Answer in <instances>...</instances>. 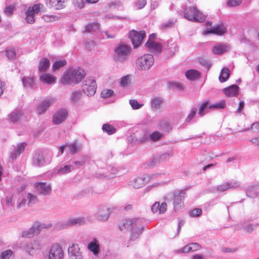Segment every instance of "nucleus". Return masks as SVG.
Instances as JSON below:
<instances>
[{"mask_svg": "<svg viewBox=\"0 0 259 259\" xmlns=\"http://www.w3.org/2000/svg\"><path fill=\"white\" fill-rule=\"evenodd\" d=\"M130 52L131 47L129 46L119 44L114 49L113 59L116 61L124 62L127 60Z\"/></svg>", "mask_w": 259, "mask_h": 259, "instance_id": "nucleus-1", "label": "nucleus"}, {"mask_svg": "<svg viewBox=\"0 0 259 259\" xmlns=\"http://www.w3.org/2000/svg\"><path fill=\"white\" fill-rule=\"evenodd\" d=\"M43 247L44 245L41 241L35 239L25 244L22 246V249L29 255L35 256L40 252Z\"/></svg>", "mask_w": 259, "mask_h": 259, "instance_id": "nucleus-2", "label": "nucleus"}, {"mask_svg": "<svg viewBox=\"0 0 259 259\" xmlns=\"http://www.w3.org/2000/svg\"><path fill=\"white\" fill-rule=\"evenodd\" d=\"M153 56L150 54H145L137 59L136 65L139 70H147L153 65Z\"/></svg>", "mask_w": 259, "mask_h": 259, "instance_id": "nucleus-3", "label": "nucleus"}, {"mask_svg": "<svg viewBox=\"0 0 259 259\" xmlns=\"http://www.w3.org/2000/svg\"><path fill=\"white\" fill-rule=\"evenodd\" d=\"M82 92L88 96H93L97 89L96 80L93 77H87L82 82Z\"/></svg>", "mask_w": 259, "mask_h": 259, "instance_id": "nucleus-4", "label": "nucleus"}, {"mask_svg": "<svg viewBox=\"0 0 259 259\" xmlns=\"http://www.w3.org/2000/svg\"><path fill=\"white\" fill-rule=\"evenodd\" d=\"M64 256V251L60 244H53L49 248L48 259H63Z\"/></svg>", "mask_w": 259, "mask_h": 259, "instance_id": "nucleus-5", "label": "nucleus"}, {"mask_svg": "<svg viewBox=\"0 0 259 259\" xmlns=\"http://www.w3.org/2000/svg\"><path fill=\"white\" fill-rule=\"evenodd\" d=\"M145 35L146 33L144 31L138 32L133 30L129 32L128 36L135 48L138 47L141 45Z\"/></svg>", "mask_w": 259, "mask_h": 259, "instance_id": "nucleus-6", "label": "nucleus"}, {"mask_svg": "<svg viewBox=\"0 0 259 259\" xmlns=\"http://www.w3.org/2000/svg\"><path fill=\"white\" fill-rule=\"evenodd\" d=\"M185 191L181 190L174 193L173 205L175 211L182 208L184 205L183 200L185 198Z\"/></svg>", "mask_w": 259, "mask_h": 259, "instance_id": "nucleus-7", "label": "nucleus"}, {"mask_svg": "<svg viewBox=\"0 0 259 259\" xmlns=\"http://www.w3.org/2000/svg\"><path fill=\"white\" fill-rule=\"evenodd\" d=\"M155 38L156 34H150L146 44V46L152 52L158 54L162 52V47L160 44L154 41Z\"/></svg>", "mask_w": 259, "mask_h": 259, "instance_id": "nucleus-8", "label": "nucleus"}, {"mask_svg": "<svg viewBox=\"0 0 259 259\" xmlns=\"http://www.w3.org/2000/svg\"><path fill=\"white\" fill-rule=\"evenodd\" d=\"M142 221V220L140 219L125 220L119 225V228L121 231L131 230L136 227Z\"/></svg>", "mask_w": 259, "mask_h": 259, "instance_id": "nucleus-9", "label": "nucleus"}, {"mask_svg": "<svg viewBox=\"0 0 259 259\" xmlns=\"http://www.w3.org/2000/svg\"><path fill=\"white\" fill-rule=\"evenodd\" d=\"M68 255L70 259H82V252L77 244H72L68 249Z\"/></svg>", "mask_w": 259, "mask_h": 259, "instance_id": "nucleus-10", "label": "nucleus"}, {"mask_svg": "<svg viewBox=\"0 0 259 259\" xmlns=\"http://www.w3.org/2000/svg\"><path fill=\"white\" fill-rule=\"evenodd\" d=\"M68 112L65 109H60L53 115L52 121L53 124L58 125L63 122L66 119Z\"/></svg>", "mask_w": 259, "mask_h": 259, "instance_id": "nucleus-11", "label": "nucleus"}, {"mask_svg": "<svg viewBox=\"0 0 259 259\" xmlns=\"http://www.w3.org/2000/svg\"><path fill=\"white\" fill-rule=\"evenodd\" d=\"M85 219L83 218H71L62 223L60 226V228L64 229L72 226L82 225L85 223Z\"/></svg>", "mask_w": 259, "mask_h": 259, "instance_id": "nucleus-12", "label": "nucleus"}, {"mask_svg": "<svg viewBox=\"0 0 259 259\" xmlns=\"http://www.w3.org/2000/svg\"><path fill=\"white\" fill-rule=\"evenodd\" d=\"M150 180V178L148 176L138 177L131 181L130 185L134 188L139 189L145 186Z\"/></svg>", "mask_w": 259, "mask_h": 259, "instance_id": "nucleus-13", "label": "nucleus"}, {"mask_svg": "<svg viewBox=\"0 0 259 259\" xmlns=\"http://www.w3.org/2000/svg\"><path fill=\"white\" fill-rule=\"evenodd\" d=\"M35 188L40 194L49 195L52 192L51 186L49 184L43 182H38L35 184Z\"/></svg>", "mask_w": 259, "mask_h": 259, "instance_id": "nucleus-14", "label": "nucleus"}, {"mask_svg": "<svg viewBox=\"0 0 259 259\" xmlns=\"http://www.w3.org/2000/svg\"><path fill=\"white\" fill-rule=\"evenodd\" d=\"M45 12L44 6L41 4H37L28 9L26 12V16H33L34 15L40 14L41 13Z\"/></svg>", "mask_w": 259, "mask_h": 259, "instance_id": "nucleus-15", "label": "nucleus"}, {"mask_svg": "<svg viewBox=\"0 0 259 259\" xmlns=\"http://www.w3.org/2000/svg\"><path fill=\"white\" fill-rule=\"evenodd\" d=\"M111 209L106 206H100L96 213L98 219L101 221H106L109 217Z\"/></svg>", "mask_w": 259, "mask_h": 259, "instance_id": "nucleus-16", "label": "nucleus"}, {"mask_svg": "<svg viewBox=\"0 0 259 259\" xmlns=\"http://www.w3.org/2000/svg\"><path fill=\"white\" fill-rule=\"evenodd\" d=\"M258 224H254L243 222L235 226V230H242L245 232L246 233L251 234L253 232Z\"/></svg>", "mask_w": 259, "mask_h": 259, "instance_id": "nucleus-17", "label": "nucleus"}, {"mask_svg": "<svg viewBox=\"0 0 259 259\" xmlns=\"http://www.w3.org/2000/svg\"><path fill=\"white\" fill-rule=\"evenodd\" d=\"M87 248L95 256H98L101 250L99 240L93 238L88 244Z\"/></svg>", "mask_w": 259, "mask_h": 259, "instance_id": "nucleus-18", "label": "nucleus"}, {"mask_svg": "<svg viewBox=\"0 0 259 259\" xmlns=\"http://www.w3.org/2000/svg\"><path fill=\"white\" fill-rule=\"evenodd\" d=\"M55 101V100L53 98H48L45 99L42 103L37 106L36 112L38 114H43Z\"/></svg>", "mask_w": 259, "mask_h": 259, "instance_id": "nucleus-19", "label": "nucleus"}, {"mask_svg": "<svg viewBox=\"0 0 259 259\" xmlns=\"http://www.w3.org/2000/svg\"><path fill=\"white\" fill-rule=\"evenodd\" d=\"M183 9L184 16H199L203 15L202 12L195 6H190Z\"/></svg>", "mask_w": 259, "mask_h": 259, "instance_id": "nucleus-20", "label": "nucleus"}, {"mask_svg": "<svg viewBox=\"0 0 259 259\" xmlns=\"http://www.w3.org/2000/svg\"><path fill=\"white\" fill-rule=\"evenodd\" d=\"M173 155L174 153L172 150H169L166 152L162 153L158 157L154 158L151 162L150 165L153 166L155 165L157 162L163 161L167 159H169L170 157L173 156Z\"/></svg>", "mask_w": 259, "mask_h": 259, "instance_id": "nucleus-21", "label": "nucleus"}, {"mask_svg": "<svg viewBox=\"0 0 259 259\" xmlns=\"http://www.w3.org/2000/svg\"><path fill=\"white\" fill-rule=\"evenodd\" d=\"M240 185V183L238 181H232L229 182L224 183L218 186L217 188V190L220 192H224L231 188H237Z\"/></svg>", "mask_w": 259, "mask_h": 259, "instance_id": "nucleus-22", "label": "nucleus"}, {"mask_svg": "<svg viewBox=\"0 0 259 259\" xmlns=\"http://www.w3.org/2000/svg\"><path fill=\"white\" fill-rule=\"evenodd\" d=\"M227 29L223 25H217L209 29H206L204 31V34H214L219 35H222L226 32Z\"/></svg>", "mask_w": 259, "mask_h": 259, "instance_id": "nucleus-23", "label": "nucleus"}, {"mask_svg": "<svg viewBox=\"0 0 259 259\" xmlns=\"http://www.w3.org/2000/svg\"><path fill=\"white\" fill-rule=\"evenodd\" d=\"M52 226L51 224H45L40 222H35L30 228L33 235L34 236L38 235L41 230L45 228H49Z\"/></svg>", "mask_w": 259, "mask_h": 259, "instance_id": "nucleus-24", "label": "nucleus"}, {"mask_svg": "<svg viewBox=\"0 0 259 259\" xmlns=\"http://www.w3.org/2000/svg\"><path fill=\"white\" fill-rule=\"evenodd\" d=\"M46 4L56 10H61L65 7V0H45Z\"/></svg>", "mask_w": 259, "mask_h": 259, "instance_id": "nucleus-25", "label": "nucleus"}, {"mask_svg": "<svg viewBox=\"0 0 259 259\" xmlns=\"http://www.w3.org/2000/svg\"><path fill=\"white\" fill-rule=\"evenodd\" d=\"M71 72L74 78V83L76 84L81 81L82 78L85 76L84 70L80 68L71 69Z\"/></svg>", "mask_w": 259, "mask_h": 259, "instance_id": "nucleus-26", "label": "nucleus"}, {"mask_svg": "<svg viewBox=\"0 0 259 259\" xmlns=\"http://www.w3.org/2000/svg\"><path fill=\"white\" fill-rule=\"evenodd\" d=\"M163 136V135L162 133L158 131H155L150 134L149 136L145 135L141 138L140 141L142 143L145 142L148 140H150L153 142H155L161 139Z\"/></svg>", "mask_w": 259, "mask_h": 259, "instance_id": "nucleus-27", "label": "nucleus"}, {"mask_svg": "<svg viewBox=\"0 0 259 259\" xmlns=\"http://www.w3.org/2000/svg\"><path fill=\"white\" fill-rule=\"evenodd\" d=\"M25 146V143H22L18 144L14 150L11 152L10 158L12 159L13 160L15 159L17 156H19L21 153L24 151Z\"/></svg>", "mask_w": 259, "mask_h": 259, "instance_id": "nucleus-28", "label": "nucleus"}, {"mask_svg": "<svg viewBox=\"0 0 259 259\" xmlns=\"http://www.w3.org/2000/svg\"><path fill=\"white\" fill-rule=\"evenodd\" d=\"M239 87L235 84L232 85L228 88L223 89L224 94L228 97H235L238 94Z\"/></svg>", "mask_w": 259, "mask_h": 259, "instance_id": "nucleus-29", "label": "nucleus"}, {"mask_svg": "<svg viewBox=\"0 0 259 259\" xmlns=\"http://www.w3.org/2000/svg\"><path fill=\"white\" fill-rule=\"evenodd\" d=\"M45 163L42 154L39 152H35L32 158V164L35 166H40Z\"/></svg>", "mask_w": 259, "mask_h": 259, "instance_id": "nucleus-30", "label": "nucleus"}, {"mask_svg": "<svg viewBox=\"0 0 259 259\" xmlns=\"http://www.w3.org/2000/svg\"><path fill=\"white\" fill-rule=\"evenodd\" d=\"M66 146L72 155L77 153L82 148V145L76 141L68 144H66Z\"/></svg>", "mask_w": 259, "mask_h": 259, "instance_id": "nucleus-31", "label": "nucleus"}, {"mask_svg": "<svg viewBox=\"0 0 259 259\" xmlns=\"http://www.w3.org/2000/svg\"><path fill=\"white\" fill-rule=\"evenodd\" d=\"M227 45L219 44L212 48V52L215 55H221L229 50Z\"/></svg>", "mask_w": 259, "mask_h": 259, "instance_id": "nucleus-32", "label": "nucleus"}, {"mask_svg": "<svg viewBox=\"0 0 259 259\" xmlns=\"http://www.w3.org/2000/svg\"><path fill=\"white\" fill-rule=\"evenodd\" d=\"M74 78L71 70L66 71L61 77L60 81L63 84H68L71 83H74Z\"/></svg>", "mask_w": 259, "mask_h": 259, "instance_id": "nucleus-33", "label": "nucleus"}, {"mask_svg": "<svg viewBox=\"0 0 259 259\" xmlns=\"http://www.w3.org/2000/svg\"><path fill=\"white\" fill-rule=\"evenodd\" d=\"M40 81L45 83L50 84L56 82V78L53 75L50 73H43L39 77Z\"/></svg>", "mask_w": 259, "mask_h": 259, "instance_id": "nucleus-34", "label": "nucleus"}, {"mask_svg": "<svg viewBox=\"0 0 259 259\" xmlns=\"http://www.w3.org/2000/svg\"><path fill=\"white\" fill-rule=\"evenodd\" d=\"M132 230V233L131 234V239L135 240L137 239L139 235L142 233L143 230V227L142 226L141 223H139L136 227L133 228Z\"/></svg>", "mask_w": 259, "mask_h": 259, "instance_id": "nucleus-35", "label": "nucleus"}, {"mask_svg": "<svg viewBox=\"0 0 259 259\" xmlns=\"http://www.w3.org/2000/svg\"><path fill=\"white\" fill-rule=\"evenodd\" d=\"M208 105V102L207 101H204L198 105V114L200 116L202 117L206 113L207 110L209 109Z\"/></svg>", "mask_w": 259, "mask_h": 259, "instance_id": "nucleus-36", "label": "nucleus"}, {"mask_svg": "<svg viewBox=\"0 0 259 259\" xmlns=\"http://www.w3.org/2000/svg\"><path fill=\"white\" fill-rule=\"evenodd\" d=\"M75 169V167L71 164L62 165L58 169L57 173L61 175H66Z\"/></svg>", "mask_w": 259, "mask_h": 259, "instance_id": "nucleus-37", "label": "nucleus"}, {"mask_svg": "<svg viewBox=\"0 0 259 259\" xmlns=\"http://www.w3.org/2000/svg\"><path fill=\"white\" fill-rule=\"evenodd\" d=\"M82 93L80 90H76L72 91L70 96L71 102L73 103H77L82 98Z\"/></svg>", "mask_w": 259, "mask_h": 259, "instance_id": "nucleus-38", "label": "nucleus"}, {"mask_svg": "<svg viewBox=\"0 0 259 259\" xmlns=\"http://www.w3.org/2000/svg\"><path fill=\"white\" fill-rule=\"evenodd\" d=\"M246 195L250 198L259 197V191L257 186H250L246 191Z\"/></svg>", "mask_w": 259, "mask_h": 259, "instance_id": "nucleus-39", "label": "nucleus"}, {"mask_svg": "<svg viewBox=\"0 0 259 259\" xmlns=\"http://www.w3.org/2000/svg\"><path fill=\"white\" fill-rule=\"evenodd\" d=\"M22 81L25 88H33L35 85V81L33 76L24 77L22 78Z\"/></svg>", "mask_w": 259, "mask_h": 259, "instance_id": "nucleus-40", "label": "nucleus"}, {"mask_svg": "<svg viewBox=\"0 0 259 259\" xmlns=\"http://www.w3.org/2000/svg\"><path fill=\"white\" fill-rule=\"evenodd\" d=\"M50 65V61L47 58L41 59L38 65V70L40 72H45L47 70Z\"/></svg>", "mask_w": 259, "mask_h": 259, "instance_id": "nucleus-41", "label": "nucleus"}, {"mask_svg": "<svg viewBox=\"0 0 259 259\" xmlns=\"http://www.w3.org/2000/svg\"><path fill=\"white\" fill-rule=\"evenodd\" d=\"M22 115L21 111L19 110H15L11 112L8 115L9 120L15 122L17 121L20 118Z\"/></svg>", "mask_w": 259, "mask_h": 259, "instance_id": "nucleus-42", "label": "nucleus"}, {"mask_svg": "<svg viewBox=\"0 0 259 259\" xmlns=\"http://www.w3.org/2000/svg\"><path fill=\"white\" fill-rule=\"evenodd\" d=\"M151 107L153 110L157 111L163 103L162 99L158 97L154 98L151 100Z\"/></svg>", "mask_w": 259, "mask_h": 259, "instance_id": "nucleus-43", "label": "nucleus"}, {"mask_svg": "<svg viewBox=\"0 0 259 259\" xmlns=\"http://www.w3.org/2000/svg\"><path fill=\"white\" fill-rule=\"evenodd\" d=\"M186 77L191 80L198 79L200 77V73L196 70H189L186 72Z\"/></svg>", "mask_w": 259, "mask_h": 259, "instance_id": "nucleus-44", "label": "nucleus"}, {"mask_svg": "<svg viewBox=\"0 0 259 259\" xmlns=\"http://www.w3.org/2000/svg\"><path fill=\"white\" fill-rule=\"evenodd\" d=\"M230 76V70L227 67L223 68L219 76V80L221 82L226 81Z\"/></svg>", "mask_w": 259, "mask_h": 259, "instance_id": "nucleus-45", "label": "nucleus"}, {"mask_svg": "<svg viewBox=\"0 0 259 259\" xmlns=\"http://www.w3.org/2000/svg\"><path fill=\"white\" fill-rule=\"evenodd\" d=\"M100 24L98 23L94 22L89 24L85 26V32H92L96 31L99 29Z\"/></svg>", "mask_w": 259, "mask_h": 259, "instance_id": "nucleus-46", "label": "nucleus"}, {"mask_svg": "<svg viewBox=\"0 0 259 259\" xmlns=\"http://www.w3.org/2000/svg\"><path fill=\"white\" fill-rule=\"evenodd\" d=\"M226 107V102L224 100H221L209 106V108L216 109H222Z\"/></svg>", "mask_w": 259, "mask_h": 259, "instance_id": "nucleus-47", "label": "nucleus"}, {"mask_svg": "<svg viewBox=\"0 0 259 259\" xmlns=\"http://www.w3.org/2000/svg\"><path fill=\"white\" fill-rule=\"evenodd\" d=\"M102 130L108 135H112L116 132V128L109 124H104L102 126Z\"/></svg>", "mask_w": 259, "mask_h": 259, "instance_id": "nucleus-48", "label": "nucleus"}, {"mask_svg": "<svg viewBox=\"0 0 259 259\" xmlns=\"http://www.w3.org/2000/svg\"><path fill=\"white\" fill-rule=\"evenodd\" d=\"M27 199L28 200V205L31 206L38 202L37 197L30 193H28L27 195Z\"/></svg>", "mask_w": 259, "mask_h": 259, "instance_id": "nucleus-49", "label": "nucleus"}, {"mask_svg": "<svg viewBox=\"0 0 259 259\" xmlns=\"http://www.w3.org/2000/svg\"><path fill=\"white\" fill-rule=\"evenodd\" d=\"M176 22V20H169L168 21L162 23L160 25V28L161 29H166L175 26Z\"/></svg>", "mask_w": 259, "mask_h": 259, "instance_id": "nucleus-50", "label": "nucleus"}, {"mask_svg": "<svg viewBox=\"0 0 259 259\" xmlns=\"http://www.w3.org/2000/svg\"><path fill=\"white\" fill-rule=\"evenodd\" d=\"M86 3L83 0H72V4L75 9L81 10L85 6Z\"/></svg>", "mask_w": 259, "mask_h": 259, "instance_id": "nucleus-51", "label": "nucleus"}, {"mask_svg": "<svg viewBox=\"0 0 259 259\" xmlns=\"http://www.w3.org/2000/svg\"><path fill=\"white\" fill-rule=\"evenodd\" d=\"M14 255V252L11 249H7L1 252V259H10Z\"/></svg>", "mask_w": 259, "mask_h": 259, "instance_id": "nucleus-52", "label": "nucleus"}, {"mask_svg": "<svg viewBox=\"0 0 259 259\" xmlns=\"http://www.w3.org/2000/svg\"><path fill=\"white\" fill-rule=\"evenodd\" d=\"M147 4L146 0H136L133 4L134 7L137 10L143 9Z\"/></svg>", "mask_w": 259, "mask_h": 259, "instance_id": "nucleus-53", "label": "nucleus"}, {"mask_svg": "<svg viewBox=\"0 0 259 259\" xmlns=\"http://www.w3.org/2000/svg\"><path fill=\"white\" fill-rule=\"evenodd\" d=\"M66 64L67 62L65 60L56 61L53 65V70L54 71H56V70L59 69V68L66 65Z\"/></svg>", "mask_w": 259, "mask_h": 259, "instance_id": "nucleus-54", "label": "nucleus"}, {"mask_svg": "<svg viewBox=\"0 0 259 259\" xmlns=\"http://www.w3.org/2000/svg\"><path fill=\"white\" fill-rule=\"evenodd\" d=\"M87 159V156H83L81 157V160L80 161L75 160L72 161V163L73 164V166L76 168H79L81 166H83L85 164L86 161Z\"/></svg>", "mask_w": 259, "mask_h": 259, "instance_id": "nucleus-55", "label": "nucleus"}, {"mask_svg": "<svg viewBox=\"0 0 259 259\" xmlns=\"http://www.w3.org/2000/svg\"><path fill=\"white\" fill-rule=\"evenodd\" d=\"M20 237L23 238H31L34 237L30 228L23 231L20 234Z\"/></svg>", "mask_w": 259, "mask_h": 259, "instance_id": "nucleus-56", "label": "nucleus"}, {"mask_svg": "<svg viewBox=\"0 0 259 259\" xmlns=\"http://www.w3.org/2000/svg\"><path fill=\"white\" fill-rule=\"evenodd\" d=\"M6 55L9 59L13 60L16 56V52L14 48L8 49L6 51Z\"/></svg>", "mask_w": 259, "mask_h": 259, "instance_id": "nucleus-57", "label": "nucleus"}, {"mask_svg": "<svg viewBox=\"0 0 259 259\" xmlns=\"http://www.w3.org/2000/svg\"><path fill=\"white\" fill-rule=\"evenodd\" d=\"M197 109L196 108H192L190 111V113L185 119L186 122H190L196 115Z\"/></svg>", "mask_w": 259, "mask_h": 259, "instance_id": "nucleus-58", "label": "nucleus"}, {"mask_svg": "<svg viewBox=\"0 0 259 259\" xmlns=\"http://www.w3.org/2000/svg\"><path fill=\"white\" fill-rule=\"evenodd\" d=\"M130 83V77L128 75L122 77L121 78L120 84L123 87H126Z\"/></svg>", "mask_w": 259, "mask_h": 259, "instance_id": "nucleus-59", "label": "nucleus"}, {"mask_svg": "<svg viewBox=\"0 0 259 259\" xmlns=\"http://www.w3.org/2000/svg\"><path fill=\"white\" fill-rule=\"evenodd\" d=\"M113 92L111 90L105 89L102 91L101 96L102 98H107L112 95Z\"/></svg>", "mask_w": 259, "mask_h": 259, "instance_id": "nucleus-60", "label": "nucleus"}, {"mask_svg": "<svg viewBox=\"0 0 259 259\" xmlns=\"http://www.w3.org/2000/svg\"><path fill=\"white\" fill-rule=\"evenodd\" d=\"M130 105H131L132 108L134 110L139 109L143 106V104H139L136 100H131L130 101Z\"/></svg>", "mask_w": 259, "mask_h": 259, "instance_id": "nucleus-61", "label": "nucleus"}, {"mask_svg": "<svg viewBox=\"0 0 259 259\" xmlns=\"http://www.w3.org/2000/svg\"><path fill=\"white\" fill-rule=\"evenodd\" d=\"M242 0H227V5L230 7H236L240 5Z\"/></svg>", "mask_w": 259, "mask_h": 259, "instance_id": "nucleus-62", "label": "nucleus"}, {"mask_svg": "<svg viewBox=\"0 0 259 259\" xmlns=\"http://www.w3.org/2000/svg\"><path fill=\"white\" fill-rule=\"evenodd\" d=\"M15 6L13 5H9L5 9V13L6 15H11L14 11Z\"/></svg>", "mask_w": 259, "mask_h": 259, "instance_id": "nucleus-63", "label": "nucleus"}, {"mask_svg": "<svg viewBox=\"0 0 259 259\" xmlns=\"http://www.w3.org/2000/svg\"><path fill=\"white\" fill-rule=\"evenodd\" d=\"M202 212V210L200 208H194L190 212V214L191 217H199Z\"/></svg>", "mask_w": 259, "mask_h": 259, "instance_id": "nucleus-64", "label": "nucleus"}]
</instances>
